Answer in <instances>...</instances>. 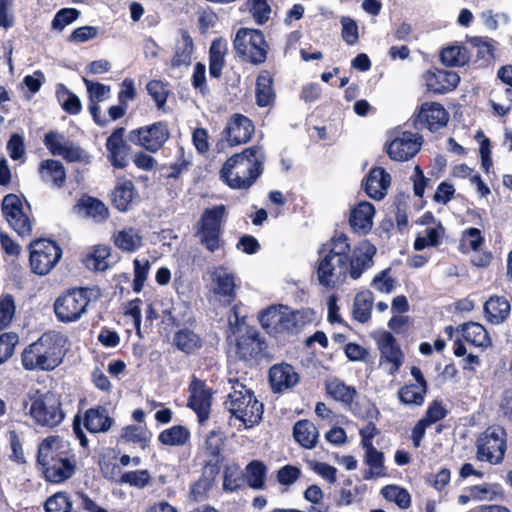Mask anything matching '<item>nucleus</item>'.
Masks as SVG:
<instances>
[{
    "mask_svg": "<svg viewBox=\"0 0 512 512\" xmlns=\"http://www.w3.org/2000/svg\"><path fill=\"white\" fill-rule=\"evenodd\" d=\"M377 346L380 351L379 364H388V373L396 374L404 362V353L396 338L391 332L384 331L377 340Z\"/></svg>",
    "mask_w": 512,
    "mask_h": 512,
    "instance_id": "412c9836",
    "label": "nucleus"
},
{
    "mask_svg": "<svg viewBox=\"0 0 512 512\" xmlns=\"http://www.w3.org/2000/svg\"><path fill=\"white\" fill-rule=\"evenodd\" d=\"M60 156L68 163L88 164L91 162V155L70 140L66 142V146H64Z\"/></svg>",
    "mask_w": 512,
    "mask_h": 512,
    "instance_id": "680f3d73",
    "label": "nucleus"
},
{
    "mask_svg": "<svg viewBox=\"0 0 512 512\" xmlns=\"http://www.w3.org/2000/svg\"><path fill=\"white\" fill-rule=\"evenodd\" d=\"M376 251V247L370 241L363 240L348 252V275L353 280L360 278L365 270L373 266Z\"/></svg>",
    "mask_w": 512,
    "mask_h": 512,
    "instance_id": "4be33fe9",
    "label": "nucleus"
},
{
    "mask_svg": "<svg viewBox=\"0 0 512 512\" xmlns=\"http://www.w3.org/2000/svg\"><path fill=\"white\" fill-rule=\"evenodd\" d=\"M205 341L193 329L184 326L173 333L172 345L187 356L198 354L204 347Z\"/></svg>",
    "mask_w": 512,
    "mask_h": 512,
    "instance_id": "cd10ccee",
    "label": "nucleus"
},
{
    "mask_svg": "<svg viewBox=\"0 0 512 512\" xmlns=\"http://www.w3.org/2000/svg\"><path fill=\"white\" fill-rule=\"evenodd\" d=\"M27 415L34 423L41 427L55 428L62 423L65 412L62 407L61 396L53 391L36 389L27 394L22 402Z\"/></svg>",
    "mask_w": 512,
    "mask_h": 512,
    "instance_id": "39448f33",
    "label": "nucleus"
},
{
    "mask_svg": "<svg viewBox=\"0 0 512 512\" xmlns=\"http://www.w3.org/2000/svg\"><path fill=\"white\" fill-rule=\"evenodd\" d=\"M374 295L370 290L358 292L353 301L352 318L359 323H366L371 319Z\"/></svg>",
    "mask_w": 512,
    "mask_h": 512,
    "instance_id": "79ce46f5",
    "label": "nucleus"
},
{
    "mask_svg": "<svg viewBox=\"0 0 512 512\" xmlns=\"http://www.w3.org/2000/svg\"><path fill=\"white\" fill-rule=\"evenodd\" d=\"M246 4L257 24L262 25L269 20L271 7L267 0H247Z\"/></svg>",
    "mask_w": 512,
    "mask_h": 512,
    "instance_id": "338daca9",
    "label": "nucleus"
},
{
    "mask_svg": "<svg viewBox=\"0 0 512 512\" xmlns=\"http://www.w3.org/2000/svg\"><path fill=\"white\" fill-rule=\"evenodd\" d=\"M125 132L124 127H117L106 139L107 159L115 169H124L128 165L131 147L124 140Z\"/></svg>",
    "mask_w": 512,
    "mask_h": 512,
    "instance_id": "5701e85b",
    "label": "nucleus"
},
{
    "mask_svg": "<svg viewBox=\"0 0 512 512\" xmlns=\"http://www.w3.org/2000/svg\"><path fill=\"white\" fill-rule=\"evenodd\" d=\"M114 245L124 252H134L142 245V237L133 228L118 231L113 236Z\"/></svg>",
    "mask_w": 512,
    "mask_h": 512,
    "instance_id": "8fccbe9b",
    "label": "nucleus"
},
{
    "mask_svg": "<svg viewBox=\"0 0 512 512\" xmlns=\"http://www.w3.org/2000/svg\"><path fill=\"white\" fill-rule=\"evenodd\" d=\"M226 437L220 430H211L205 437L203 446L196 454L201 459V472L208 476L218 477L226 460L225 449Z\"/></svg>",
    "mask_w": 512,
    "mask_h": 512,
    "instance_id": "9d476101",
    "label": "nucleus"
},
{
    "mask_svg": "<svg viewBox=\"0 0 512 512\" xmlns=\"http://www.w3.org/2000/svg\"><path fill=\"white\" fill-rule=\"evenodd\" d=\"M83 424L90 433H104L112 427L114 419L109 416L108 410L104 406L98 405L85 411Z\"/></svg>",
    "mask_w": 512,
    "mask_h": 512,
    "instance_id": "7c9ffc66",
    "label": "nucleus"
},
{
    "mask_svg": "<svg viewBox=\"0 0 512 512\" xmlns=\"http://www.w3.org/2000/svg\"><path fill=\"white\" fill-rule=\"evenodd\" d=\"M109 200L114 209L126 213L141 202V196L132 180L119 177L109 192Z\"/></svg>",
    "mask_w": 512,
    "mask_h": 512,
    "instance_id": "a211bd4d",
    "label": "nucleus"
},
{
    "mask_svg": "<svg viewBox=\"0 0 512 512\" xmlns=\"http://www.w3.org/2000/svg\"><path fill=\"white\" fill-rule=\"evenodd\" d=\"M103 473L111 479L118 478L121 484H128L131 487L143 489L151 483V475L147 469L127 471L121 473L120 467L111 461L103 460L100 464Z\"/></svg>",
    "mask_w": 512,
    "mask_h": 512,
    "instance_id": "393cba45",
    "label": "nucleus"
},
{
    "mask_svg": "<svg viewBox=\"0 0 512 512\" xmlns=\"http://www.w3.org/2000/svg\"><path fill=\"white\" fill-rule=\"evenodd\" d=\"M363 449L365 451L364 463L369 467L364 471L363 478L369 480L386 476L383 452L378 451L374 446Z\"/></svg>",
    "mask_w": 512,
    "mask_h": 512,
    "instance_id": "37998d69",
    "label": "nucleus"
},
{
    "mask_svg": "<svg viewBox=\"0 0 512 512\" xmlns=\"http://www.w3.org/2000/svg\"><path fill=\"white\" fill-rule=\"evenodd\" d=\"M111 255V249L106 245H98L88 253L84 258L87 268L94 271H105L109 267L108 258Z\"/></svg>",
    "mask_w": 512,
    "mask_h": 512,
    "instance_id": "3c124183",
    "label": "nucleus"
},
{
    "mask_svg": "<svg viewBox=\"0 0 512 512\" xmlns=\"http://www.w3.org/2000/svg\"><path fill=\"white\" fill-rule=\"evenodd\" d=\"M232 416L243 422L246 428L258 424L263 415V403L254 392L238 381L233 385L225 403Z\"/></svg>",
    "mask_w": 512,
    "mask_h": 512,
    "instance_id": "423d86ee",
    "label": "nucleus"
},
{
    "mask_svg": "<svg viewBox=\"0 0 512 512\" xmlns=\"http://www.w3.org/2000/svg\"><path fill=\"white\" fill-rule=\"evenodd\" d=\"M274 77L270 71L263 69L259 72L255 83V99L258 107H267L274 103Z\"/></svg>",
    "mask_w": 512,
    "mask_h": 512,
    "instance_id": "f704fd0d",
    "label": "nucleus"
},
{
    "mask_svg": "<svg viewBox=\"0 0 512 512\" xmlns=\"http://www.w3.org/2000/svg\"><path fill=\"white\" fill-rule=\"evenodd\" d=\"M233 348L239 360L258 364L267 355L268 345L255 327L247 326L244 332L236 335Z\"/></svg>",
    "mask_w": 512,
    "mask_h": 512,
    "instance_id": "f8f14e48",
    "label": "nucleus"
},
{
    "mask_svg": "<svg viewBox=\"0 0 512 512\" xmlns=\"http://www.w3.org/2000/svg\"><path fill=\"white\" fill-rule=\"evenodd\" d=\"M427 90L434 94H446L453 91L460 82L457 72L432 68L423 76Z\"/></svg>",
    "mask_w": 512,
    "mask_h": 512,
    "instance_id": "a878e982",
    "label": "nucleus"
},
{
    "mask_svg": "<svg viewBox=\"0 0 512 512\" xmlns=\"http://www.w3.org/2000/svg\"><path fill=\"white\" fill-rule=\"evenodd\" d=\"M262 147L253 145L235 153L223 163L219 176L233 190H248L264 172Z\"/></svg>",
    "mask_w": 512,
    "mask_h": 512,
    "instance_id": "7ed1b4c3",
    "label": "nucleus"
},
{
    "mask_svg": "<svg viewBox=\"0 0 512 512\" xmlns=\"http://www.w3.org/2000/svg\"><path fill=\"white\" fill-rule=\"evenodd\" d=\"M255 126L252 120L240 113L233 114L223 131L230 146L246 144L252 138Z\"/></svg>",
    "mask_w": 512,
    "mask_h": 512,
    "instance_id": "b1692460",
    "label": "nucleus"
},
{
    "mask_svg": "<svg viewBox=\"0 0 512 512\" xmlns=\"http://www.w3.org/2000/svg\"><path fill=\"white\" fill-rule=\"evenodd\" d=\"M187 406L195 412L198 422L203 424L210 417L213 391L204 380L193 376L188 386Z\"/></svg>",
    "mask_w": 512,
    "mask_h": 512,
    "instance_id": "dca6fc26",
    "label": "nucleus"
},
{
    "mask_svg": "<svg viewBox=\"0 0 512 512\" xmlns=\"http://www.w3.org/2000/svg\"><path fill=\"white\" fill-rule=\"evenodd\" d=\"M350 251L349 239L344 233L335 234L319 246L314 271L320 286L332 290L345 282Z\"/></svg>",
    "mask_w": 512,
    "mask_h": 512,
    "instance_id": "f03ea898",
    "label": "nucleus"
},
{
    "mask_svg": "<svg viewBox=\"0 0 512 512\" xmlns=\"http://www.w3.org/2000/svg\"><path fill=\"white\" fill-rule=\"evenodd\" d=\"M233 49L241 61L259 66L266 62L270 46L261 30L241 27L233 39Z\"/></svg>",
    "mask_w": 512,
    "mask_h": 512,
    "instance_id": "6e6552de",
    "label": "nucleus"
},
{
    "mask_svg": "<svg viewBox=\"0 0 512 512\" xmlns=\"http://www.w3.org/2000/svg\"><path fill=\"white\" fill-rule=\"evenodd\" d=\"M422 145V136L403 131L387 145V154L394 161H407L414 157Z\"/></svg>",
    "mask_w": 512,
    "mask_h": 512,
    "instance_id": "aec40b11",
    "label": "nucleus"
},
{
    "mask_svg": "<svg viewBox=\"0 0 512 512\" xmlns=\"http://www.w3.org/2000/svg\"><path fill=\"white\" fill-rule=\"evenodd\" d=\"M383 497L394 502L399 508L407 509L411 506V496L409 492L397 485H387L381 489Z\"/></svg>",
    "mask_w": 512,
    "mask_h": 512,
    "instance_id": "4d7b16f0",
    "label": "nucleus"
},
{
    "mask_svg": "<svg viewBox=\"0 0 512 512\" xmlns=\"http://www.w3.org/2000/svg\"><path fill=\"white\" fill-rule=\"evenodd\" d=\"M80 14V11L76 8H62L58 10L51 21V29L62 32L66 26L76 21Z\"/></svg>",
    "mask_w": 512,
    "mask_h": 512,
    "instance_id": "052dcab7",
    "label": "nucleus"
},
{
    "mask_svg": "<svg viewBox=\"0 0 512 512\" xmlns=\"http://www.w3.org/2000/svg\"><path fill=\"white\" fill-rule=\"evenodd\" d=\"M190 437L191 434L187 427L174 425L163 430L158 436V441L167 446H182L190 440Z\"/></svg>",
    "mask_w": 512,
    "mask_h": 512,
    "instance_id": "09e8293b",
    "label": "nucleus"
},
{
    "mask_svg": "<svg viewBox=\"0 0 512 512\" xmlns=\"http://www.w3.org/2000/svg\"><path fill=\"white\" fill-rule=\"evenodd\" d=\"M307 322L308 320L306 319L304 312L298 310L291 311L287 307L280 336L297 335L301 332Z\"/></svg>",
    "mask_w": 512,
    "mask_h": 512,
    "instance_id": "864d4df0",
    "label": "nucleus"
},
{
    "mask_svg": "<svg viewBox=\"0 0 512 512\" xmlns=\"http://www.w3.org/2000/svg\"><path fill=\"white\" fill-rule=\"evenodd\" d=\"M374 206L367 201L360 202L350 212L349 224L353 232L367 234L373 225Z\"/></svg>",
    "mask_w": 512,
    "mask_h": 512,
    "instance_id": "2f4dec72",
    "label": "nucleus"
},
{
    "mask_svg": "<svg viewBox=\"0 0 512 512\" xmlns=\"http://www.w3.org/2000/svg\"><path fill=\"white\" fill-rule=\"evenodd\" d=\"M507 433L498 425L489 426L477 439V459L491 464L503 461L507 444Z\"/></svg>",
    "mask_w": 512,
    "mask_h": 512,
    "instance_id": "4468645a",
    "label": "nucleus"
},
{
    "mask_svg": "<svg viewBox=\"0 0 512 512\" xmlns=\"http://www.w3.org/2000/svg\"><path fill=\"white\" fill-rule=\"evenodd\" d=\"M193 52L194 43L192 37L187 30H181V38L176 41L174 53L170 60L171 68L188 67L192 62Z\"/></svg>",
    "mask_w": 512,
    "mask_h": 512,
    "instance_id": "c9c22d12",
    "label": "nucleus"
},
{
    "mask_svg": "<svg viewBox=\"0 0 512 512\" xmlns=\"http://www.w3.org/2000/svg\"><path fill=\"white\" fill-rule=\"evenodd\" d=\"M440 61L447 67H462L470 61V54L463 45H451L441 50Z\"/></svg>",
    "mask_w": 512,
    "mask_h": 512,
    "instance_id": "c03bdc74",
    "label": "nucleus"
},
{
    "mask_svg": "<svg viewBox=\"0 0 512 512\" xmlns=\"http://www.w3.org/2000/svg\"><path fill=\"white\" fill-rule=\"evenodd\" d=\"M211 280L216 286L214 293L223 299L225 305H231L236 299L234 275L219 266L211 273Z\"/></svg>",
    "mask_w": 512,
    "mask_h": 512,
    "instance_id": "c756f323",
    "label": "nucleus"
},
{
    "mask_svg": "<svg viewBox=\"0 0 512 512\" xmlns=\"http://www.w3.org/2000/svg\"><path fill=\"white\" fill-rule=\"evenodd\" d=\"M287 306L283 304L271 305L259 313V322L265 332L273 337L280 336L284 323Z\"/></svg>",
    "mask_w": 512,
    "mask_h": 512,
    "instance_id": "473e14b6",
    "label": "nucleus"
},
{
    "mask_svg": "<svg viewBox=\"0 0 512 512\" xmlns=\"http://www.w3.org/2000/svg\"><path fill=\"white\" fill-rule=\"evenodd\" d=\"M449 121V113L438 102H424L413 115L412 124L416 130L427 129L436 132L445 127Z\"/></svg>",
    "mask_w": 512,
    "mask_h": 512,
    "instance_id": "2eb2a0df",
    "label": "nucleus"
},
{
    "mask_svg": "<svg viewBox=\"0 0 512 512\" xmlns=\"http://www.w3.org/2000/svg\"><path fill=\"white\" fill-rule=\"evenodd\" d=\"M170 137L166 121H156L149 125L132 129L127 134L128 141L150 153L161 150Z\"/></svg>",
    "mask_w": 512,
    "mask_h": 512,
    "instance_id": "ddd939ff",
    "label": "nucleus"
},
{
    "mask_svg": "<svg viewBox=\"0 0 512 512\" xmlns=\"http://www.w3.org/2000/svg\"><path fill=\"white\" fill-rule=\"evenodd\" d=\"M28 249L31 271L39 276L47 275L62 257L60 245L46 238L33 240Z\"/></svg>",
    "mask_w": 512,
    "mask_h": 512,
    "instance_id": "9b49d317",
    "label": "nucleus"
},
{
    "mask_svg": "<svg viewBox=\"0 0 512 512\" xmlns=\"http://www.w3.org/2000/svg\"><path fill=\"white\" fill-rule=\"evenodd\" d=\"M340 23L342 25L341 36L343 41L349 46L357 44L359 41V28L356 21L348 16H343L340 19Z\"/></svg>",
    "mask_w": 512,
    "mask_h": 512,
    "instance_id": "774afa93",
    "label": "nucleus"
},
{
    "mask_svg": "<svg viewBox=\"0 0 512 512\" xmlns=\"http://www.w3.org/2000/svg\"><path fill=\"white\" fill-rule=\"evenodd\" d=\"M90 302V288H67L54 300L53 312L58 322L64 324L74 323L87 313Z\"/></svg>",
    "mask_w": 512,
    "mask_h": 512,
    "instance_id": "0eeeda50",
    "label": "nucleus"
},
{
    "mask_svg": "<svg viewBox=\"0 0 512 512\" xmlns=\"http://www.w3.org/2000/svg\"><path fill=\"white\" fill-rule=\"evenodd\" d=\"M293 437L301 447L313 449L317 445L319 432L310 420L301 419L293 426Z\"/></svg>",
    "mask_w": 512,
    "mask_h": 512,
    "instance_id": "58836bf2",
    "label": "nucleus"
},
{
    "mask_svg": "<svg viewBox=\"0 0 512 512\" xmlns=\"http://www.w3.org/2000/svg\"><path fill=\"white\" fill-rule=\"evenodd\" d=\"M2 213L10 227L21 237L32 233V220L23 212L21 199L15 194H7L2 201Z\"/></svg>",
    "mask_w": 512,
    "mask_h": 512,
    "instance_id": "f3484780",
    "label": "nucleus"
},
{
    "mask_svg": "<svg viewBox=\"0 0 512 512\" xmlns=\"http://www.w3.org/2000/svg\"><path fill=\"white\" fill-rule=\"evenodd\" d=\"M268 380L274 393H282L297 385L299 374L291 364L282 362L270 367Z\"/></svg>",
    "mask_w": 512,
    "mask_h": 512,
    "instance_id": "bb28decb",
    "label": "nucleus"
},
{
    "mask_svg": "<svg viewBox=\"0 0 512 512\" xmlns=\"http://www.w3.org/2000/svg\"><path fill=\"white\" fill-rule=\"evenodd\" d=\"M391 273V267H387L381 270L373 277L370 286L382 294L392 293L397 286V280L392 276Z\"/></svg>",
    "mask_w": 512,
    "mask_h": 512,
    "instance_id": "6e6d98bb",
    "label": "nucleus"
},
{
    "mask_svg": "<svg viewBox=\"0 0 512 512\" xmlns=\"http://www.w3.org/2000/svg\"><path fill=\"white\" fill-rule=\"evenodd\" d=\"M215 480V477L201 472L199 479L191 485L190 494L192 498L195 501L205 498L207 493L213 488Z\"/></svg>",
    "mask_w": 512,
    "mask_h": 512,
    "instance_id": "69168bd1",
    "label": "nucleus"
},
{
    "mask_svg": "<svg viewBox=\"0 0 512 512\" xmlns=\"http://www.w3.org/2000/svg\"><path fill=\"white\" fill-rule=\"evenodd\" d=\"M38 173L40 179L53 188H62L66 183V171L64 165L55 159H46L40 162Z\"/></svg>",
    "mask_w": 512,
    "mask_h": 512,
    "instance_id": "72a5a7b5",
    "label": "nucleus"
},
{
    "mask_svg": "<svg viewBox=\"0 0 512 512\" xmlns=\"http://www.w3.org/2000/svg\"><path fill=\"white\" fill-rule=\"evenodd\" d=\"M227 41L222 38H215L209 48V74L211 78L220 79L222 70L226 64Z\"/></svg>",
    "mask_w": 512,
    "mask_h": 512,
    "instance_id": "e433bc0d",
    "label": "nucleus"
},
{
    "mask_svg": "<svg viewBox=\"0 0 512 512\" xmlns=\"http://www.w3.org/2000/svg\"><path fill=\"white\" fill-rule=\"evenodd\" d=\"M511 306L504 296L493 295L484 303V313L491 324H500L510 315Z\"/></svg>",
    "mask_w": 512,
    "mask_h": 512,
    "instance_id": "4c0bfd02",
    "label": "nucleus"
},
{
    "mask_svg": "<svg viewBox=\"0 0 512 512\" xmlns=\"http://www.w3.org/2000/svg\"><path fill=\"white\" fill-rule=\"evenodd\" d=\"M78 206L82 207L86 215L98 223L107 221L110 216L108 207L102 200L96 197L85 195L79 200Z\"/></svg>",
    "mask_w": 512,
    "mask_h": 512,
    "instance_id": "a18cd8bd",
    "label": "nucleus"
},
{
    "mask_svg": "<svg viewBox=\"0 0 512 512\" xmlns=\"http://www.w3.org/2000/svg\"><path fill=\"white\" fill-rule=\"evenodd\" d=\"M462 336L466 342L476 347H488L491 339L485 327L476 322H468L462 326Z\"/></svg>",
    "mask_w": 512,
    "mask_h": 512,
    "instance_id": "49530a36",
    "label": "nucleus"
},
{
    "mask_svg": "<svg viewBox=\"0 0 512 512\" xmlns=\"http://www.w3.org/2000/svg\"><path fill=\"white\" fill-rule=\"evenodd\" d=\"M120 438L125 442L138 444L144 449L150 440L147 433L139 426L128 425L122 428Z\"/></svg>",
    "mask_w": 512,
    "mask_h": 512,
    "instance_id": "e2e57ef3",
    "label": "nucleus"
},
{
    "mask_svg": "<svg viewBox=\"0 0 512 512\" xmlns=\"http://www.w3.org/2000/svg\"><path fill=\"white\" fill-rule=\"evenodd\" d=\"M268 468L262 460L250 461L244 472V479L247 485L254 490H263L266 487Z\"/></svg>",
    "mask_w": 512,
    "mask_h": 512,
    "instance_id": "a19ab883",
    "label": "nucleus"
},
{
    "mask_svg": "<svg viewBox=\"0 0 512 512\" xmlns=\"http://www.w3.org/2000/svg\"><path fill=\"white\" fill-rule=\"evenodd\" d=\"M325 390L327 395L339 401L346 406H351L355 397L357 396V390L354 386L346 385L344 381L339 378H333L325 383Z\"/></svg>",
    "mask_w": 512,
    "mask_h": 512,
    "instance_id": "ea45409f",
    "label": "nucleus"
},
{
    "mask_svg": "<svg viewBox=\"0 0 512 512\" xmlns=\"http://www.w3.org/2000/svg\"><path fill=\"white\" fill-rule=\"evenodd\" d=\"M226 214L224 205L206 208L197 222V233L200 244L210 253L224 248L223 219Z\"/></svg>",
    "mask_w": 512,
    "mask_h": 512,
    "instance_id": "1a4fd4ad",
    "label": "nucleus"
},
{
    "mask_svg": "<svg viewBox=\"0 0 512 512\" xmlns=\"http://www.w3.org/2000/svg\"><path fill=\"white\" fill-rule=\"evenodd\" d=\"M391 183L390 174L382 167L372 168L363 180L365 193L374 200H381Z\"/></svg>",
    "mask_w": 512,
    "mask_h": 512,
    "instance_id": "c85d7f7f",
    "label": "nucleus"
},
{
    "mask_svg": "<svg viewBox=\"0 0 512 512\" xmlns=\"http://www.w3.org/2000/svg\"><path fill=\"white\" fill-rule=\"evenodd\" d=\"M67 344L68 338L62 332L46 331L23 349L21 365L26 371H53L63 362Z\"/></svg>",
    "mask_w": 512,
    "mask_h": 512,
    "instance_id": "20e7f679",
    "label": "nucleus"
},
{
    "mask_svg": "<svg viewBox=\"0 0 512 512\" xmlns=\"http://www.w3.org/2000/svg\"><path fill=\"white\" fill-rule=\"evenodd\" d=\"M36 467L46 482L61 484L76 473L77 457L68 442L49 435L38 444Z\"/></svg>",
    "mask_w": 512,
    "mask_h": 512,
    "instance_id": "f257e3e1",
    "label": "nucleus"
},
{
    "mask_svg": "<svg viewBox=\"0 0 512 512\" xmlns=\"http://www.w3.org/2000/svg\"><path fill=\"white\" fill-rule=\"evenodd\" d=\"M410 374L414 382L404 384L398 389L397 397L400 403L407 406H422L428 392V383L418 366H411Z\"/></svg>",
    "mask_w": 512,
    "mask_h": 512,
    "instance_id": "6ab92c4d",
    "label": "nucleus"
},
{
    "mask_svg": "<svg viewBox=\"0 0 512 512\" xmlns=\"http://www.w3.org/2000/svg\"><path fill=\"white\" fill-rule=\"evenodd\" d=\"M244 472L237 463L227 464L223 468V490L233 493L244 487Z\"/></svg>",
    "mask_w": 512,
    "mask_h": 512,
    "instance_id": "de8ad7c7",
    "label": "nucleus"
},
{
    "mask_svg": "<svg viewBox=\"0 0 512 512\" xmlns=\"http://www.w3.org/2000/svg\"><path fill=\"white\" fill-rule=\"evenodd\" d=\"M56 96L62 109L70 115H78L82 110V104L79 97L71 92L64 84L60 83L56 87Z\"/></svg>",
    "mask_w": 512,
    "mask_h": 512,
    "instance_id": "603ef678",
    "label": "nucleus"
},
{
    "mask_svg": "<svg viewBox=\"0 0 512 512\" xmlns=\"http://www.w3.org/2000/svg\"><path fill=\"white\" fill-rule=\"evenodd\" d=\"M18 342L19 336L15 332H4L0 335V365L13 356Z\"/></svg>",
    "mask_w": 512,
    "mask_h": 512,
    "instance_id": "0e129e2a",
    "label": "nucleus"
},
{
    "mask_svg": "<svg viewBox=\"0 0 512 512\" xmlns=\"http://www.w3.org/2000/svg\"><path fill=\"white\" fill-rule=\"evenodd\" d=\"M146 90L154 100L156 107L159 110L163 109L170 94L168 83L162 80L152 79L146 84Z\"/></svg>",
    "mask_w": 512,
    "mask_h": 512,
    "instance_id": "bf43d9fd",
    "label": "nucleus"
},
{
    "mask_svg": "<svg viewBox=\"0 0 512 512\" xmlns=\"http://www.w3.org/2000/svg\"><path fill=\"white\" fill-rule=\"evenodd\" d=\"M45 512H80L73 509V502L66 491L56 492L44 503Z\"/></svg>",
    "mask_w": 512,
    "mask_h": 512,
    "instance_id": "5fc2aeb1",
    "label": "nucleus"
},
{
    "mask_svg": "<svg viewBox=\"0 0 512 512\" xmlns=\"http://www.w3.org/2000/svg\"><path fill=\"white\" fill-rule=\"evenodd\" d=\"M6 439L11 450L10 460L17 464H25L26 458L23 450V433L15 429L8 430Z\"/></svg>",
    "mask_w": 512,
    "mask_h": 512,
    "instance_id": "13d9d810",
    "label": "nucleus"
}]
</instances>
